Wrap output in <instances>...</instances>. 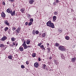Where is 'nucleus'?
Wrapping results in <instances>:
<instances>
[{
  "label": "nucleus",
  "mask_w": 76,
  "mask_h": 76,
  "mask_svg": "<svg viewBox=\"0 0 76 76\" xmlns=\"http://www.w3.org/2000/svg\"><path fill=\"white\" fill-rule=\"evenodd\" d=\"M47 25L48 26H49L50 28H54L55 26L53 23H51V21H49L46 23Z\"/></svg>",
  "instance_id": "obj_1"
},
{
  "label": "nucleus",
  "mask_w": 76,
  "mask_h": 76,
  "mask_svg": "<svg viewBox=\"0 0 76 76\" xmlns=\"http://www.w3.org/2000/svg\"><path fill=\"white\" fill-rule=\"evenodd\" d=\"M7 37L4 36L0 39V40L1 41L4 42V41H5L7 39Z\"/></svg>",
  "instance_id": "obj_2"
},
{
  "label": "nucleus",
  "mask_w": 76,
  "mask_h": 76,
  "mask_svg": "<svg viewBox=\"0 0 76 76\" xmlns=\"http://www.w3.org/2000/svg\"><path fill=\"white\" fill-rule=\"evenodd\" d=\"M58 49L59 50H60L62 51H63L65 50V48H64V46H59Z\"/></svg>",
  "instance_id": "obj_3"
},
{
  "label": "nucleus",
  "mask_w": 76,
  "mask_h": 76,
  "mask_svg": "<svg viewBox=\"0 0 76 76\" xmlns=\"http://www.w3.org/2000/svg\"><path fill=\"white\" fill-rule=\"evenodd\" d=\"M22 45L24 49H27V48H28V46H27V45L26 44V42L25 41H24Z\"/></svg>",
  "instance_id": "obj_4"
},
{
  "label": "nucleus",
  "mask_w": 76,
  "mask_h": 76,
  "mask_svg": "<svg viewBox=\"0 0 76 76\" xmlns=\"http://www.w3.org/2000/svg\"><path fill=\"white\" fill-rule=\"evenodd\" d=\"M16 31V35H18V34L20 32V28L18 27L17 29L15 30Z\"/></svg>",
  "instance_id": "obj_5"
},
{
  "label": "nucleus",
  "mask_w": 76,
  "mask_h": 76,
  "mask_svg": "<svg viewBox=\"0 0 76 76\" xmlns=\"http://www.w3.org/2000/svg\"><path fill=\"white\" fill-rule=\"evenodd\" d=\"M34 66L35 67L37 68L39 66V64L38 62H36L34 63Z\"/></svg>",
  "instance_id": "obj_6"
},
{
  "label": "nucleus",
  "mask_w": 76,
  "mask_h": 76,
  "mask_svg": "<svg viewBox=\"0 0 76 76\" xmlns=\"http://www.w3.org/2000/svg\"><path fill=\"white\" fill-rule=\"evenodd\" d=\"M4 23L5 25H7V26H10V23H8V21L7 20H5L4 21Z\"/></svg>",
  "instance_id": "obj_7"
},
{
  "label": "nucleus",
  "mask_w": 76,
  "mask_h": 76,
  "mask_svg": "<svg viewBox=\"0 0 76 76\" xmlns=\"http://www.w3.org/2000/svg\"><path fill=\"white\" fill-rule=\"evenodd\" d=\"M12 44H13L14 46L15 45V47H17L18 45V41H17L13 42L12 43Z\"/></svg>",
  "instance_id": "obj_8"
},
{
  "label": "nucleus",
  "mask_w": 76,
  "mask_h": 76,
  "mask_svg": "<svg viewBox=\"0 0 76 76\" xmlns=\"http://www.w3.org/2000/svg\"><path fill=\"white\" fill-rule=\"evenodd\" d=\"M76 58L75 57L72 58H71V62H72V63H75V62L76 61Z\"/></svg>",
  "instance_id": "obj_9"
},
{
  "label": "nucleus",
  "mask_w": 76,
  "mask_h": 76,
  "mask_svg": "<svg viewBox=\"0 0 76 76\" xmlns=\"http://www.w3.org/2000/svg\"><path fill=\"white\" fill-rule=\"evenodd\" d=\"M1 16L2 18H6V14L4 12H2L1 13Z\"/></svg>",
  "instance_id": "obj_10"
},
{
  "label": "nucleus",
  "mask_w": 76,
  "mask_h": 76,
  "mask_svg": "<svg viewBox=\"0 0 76 76\" xmlns=\"http://www.w3.org/2000/svg\"><path fill=\"white\" fill-rule=\"evenodd\" d=\"M40 48L42 49V50H44V51H45V47H44V45H42L41 46H40Z\"/></svg>",
  "instance_id": "obj_11"
},
{
  "label": "nucleus",
  "mask_w": 76,
  "mask_h": 76,
  "mask_svg": "<svg viewBox=\"0 0 76 76\" xmlns=\"http://www.w3.org/2000/svg\"><path fill=\"white\" fill-rule=\"evenodd\" d=\"M19 50L20 51H21V52L23 51L24 50L22 46H20L19 47Z\"/></svg>",
  "instance_id": "obj_12"
},
{
  "label": "nucleus",
  "mask_w": 76,
  "mask_h": 76,
  "mask_svg": "<svg viewBox=\"0 0 76 76\" xmlns=\"http://www.w3.org/2000/svg\"><path fill=\"white\" fill-rule=\"evenodd\" d=\"M12 10L11 9H8L7 10V12L8 13H12Z\"/></svg>",
  "instance_id": "obj_13"
},
{
  "label": "nucleus",
  "mask_w": 76,
  "mask_h": 76,
  "mask_svg": "<svg viewBox=\"0 0 76 76\" xmlns=\"http://www.w3.org/2000/svg\"><path fill=\"white\" fill-rule=\"evenodd\" d=\"M53 20L54 22H55L56 20V19H57V17H56V16H54L53 17Z\"/></svg>",
  "instance_id": "obj_14"
},
{
  "label": "nucleus",
  "mask_w": 76,
  "mask_h": 76,
  "mask_svg": "<svg viewBox=\"0 0 76 76\" xmlns=\"http://www.w3.org/2000/svg\"><path fill=\"white\" fill-rule=\"evenodd\" d=\"M15 12H16V11L15 10L13 12H12V13H11V16H15Z\"/></svg>",
  "instance_id": "obj_15"
},
{
  "label": "nucleus",
  "mask_w": 76,
  "mask_h": 76,
  "mask_svg": "<svg viewBox=\"0 0 76 76\" xmlns=\"http://www.w3.org/2000/svg\"><path fill=\"white\" fill-rule=\"evenodd\" d=\"M34 1L33 0H30L29 3L30 4H32L33 3H34Z\"/></svg>",
  "instance_id": "obj_16"
},
{
  "label": "nucleus",
  "mask_w": 76,
  "mask_h": 76,
  "mask_svg": "<svg viewBox=\"0 0 76 76\" xmlns=\"http://www.w3.org/2000/svg\"><path fill=\"white\" fill-rule=\"evenodd\" d=\"M25 8H23L20 9V11L22 13H23L25 12Z\"/></svg>",
  "instance_id": "obj_17"
},
{
  "label": "nucleus",
  "mask_w": 76,
  "mask_h": 76,
  "mask_svg": "<svg viewBox=\"0 0 76 76\" xmlns=\"http://www.w3.org/2000/svg\"><path fill=\"white\" fill-rule=\"evenodd\" d=\"M37 56V54L35 53H33L32 55V56L33 57H35Z\"/></svg>",
  "instance_id": "obj_18"
},
{
  "label": "nucleus",
  "mask_w": 76,
  "mask_h": 76,
  "mask_svg": "<svg viewBox=\"0 0 76 76\" xmlns=\"http://www.w3.org/2000/svg\"><path fill=\"white\" fill-rule=\"evenodd\" d=\"M30 43H31V41H30V40H27V41L26 42V43L27 44L29 45V44H30Z\"/></svg>",
  "instance_id": "obj_19"
},
{
  "label": "nucleus",
  "mask_w": 76,
  "mask_h": 76,
  "mask_svg": "<svg viewBox=\"0 0 76 76\" xmlns=\"http://www.w3.org/2000/svg\"><path fill=\"white\" fill-rule=\"evenodd\" d=\"M46 67V65L45 64H42V68L43 69H45L46 68L45 67Z\"/></svg>",
  "instance_id": "obj_20"
},
{
  "label": "nucleus",
  "mask_w": 76,
  "mask_h": 76,
  "mask_svg": "<svg viewBox=\"0 0 76 76\" xmlns=\"http://www.w3.org/2000/svg\"><path fill=\"white\" fill-rule=\"evenodd\" d=\"M16 27H15V26H14L13 27H12V31H15V30H16Z\"/></svg>",
  "instance_id": "obj_21"
},
{
  "label": "nucleus",
  "mask_w": 76,
  "mask_h": 76,
  "mask_svg": "<svg viewBox=\"0 0 76 76\" xmlns=\"http://www.w3.org/2000/svg\"><path fill=\"white\" fill-rule=\"evenodd\" d=\"M12 57H13V56L9 55L8 56V58H9L10 60H12Z\"/></svg>",
  "instance_id": "obj_22"
},
{
  "label": "nucleus",
  "mask_w": 76,
  "mask_h": 76,
  "mask_svg": "<svg viewBox=\"0 0 76 76\" xmlns=\"http://www.w3.org/2000/svg\"><path fill=\"white\" fill-rule=\"evenodd\" d=\"M7 30H9V28L8 27H6L5 28H4V31H5V32H6V31H7Z\"/></svg>",
  "instance_id": "obj_23"
},
{
  "label": "nucleus",
  "mask_w": 76,
  "mask_h": 76,
  "mask_svg": "<svg viewBox=\"0 0 76 76\" xmlns=\"http://www.w3.org/2000/svg\"><path fill=\"white\" fill-rule=\"evenodd\" d=\"M69 38L70 37L68 36H66L65 37V39H66V40H69V39H70Z\"/></svg>",
  "instance_id": "obj_24"
},
{
  "label": "nucleus",
  "mask_w": 76,
  "mask_h": 76,
  "mask_svg": "<svg viewBox=\"0 0 76 76\" xmlns=\"http://www.w3.org/2000/svg\"><path fill=\"white\" fill-rule=\"evenodd\" d=\"M60 45L59 44V43H56L55 44V46L56 47H58Z\"/></svg>",
  "instance_id": "obj_25"
},
{
  "label": "nucleus",
  "mask_w": 76,
  "mask_h": 76,
  "mask_svg": "<svg viewBox=\"0 0 76 76\" xmlns=\"http://www.w3.org/2000/svg\"><path fill=\"white\" fill-rule=\"evenodd\" d=\"M15 41V37H12L11 38V41L14 42Z\"/></svg>",
  "instance_id": "obj_26"
},
{
  "label": "nucleus",
  "mask_w": 76,
  "mask_h": 76,
  "mask_svg": "<svg viewBox=\"0 0 76 76\" xmlns=\"http://www.w3.org/2000/svg\"><path fill=\"white\" fill-rule=\"evenodd\" d=\"M4 47V44H0V47L2 48V47Z\"/></svg>",
  "instance_id": "obj_27"
},
{
  "label": "nucleus",
  "mask_w": 76,
  "mask_h": 76,
  "mask_svg": "<svg viewBox=\"0 0 76 76\" xmlns=\"http://www.w3.org/2000/svg\"><path fill=\"white\" fill-rule=\"evenodd\" d=\"M42 38H44L46 36V34L45 33H43L42 35Z\"/></svg>",
  "instance_id": "obj_28"
},
{
  "label": "nucleus",
  "mask_w": 76,
  "mask_h": 76,
  "mask_svg": "<svg viewBox=\"0 0 76 76\" xmlns=\"http://www.w3.org/2000/svg\"><path fill=\"white\" fill-rule=\"evenodd\" d=\"M53 13L55 15H58V12H57L55 11L53 12Z\"/></svg>",
  "instance_id": "obj_29"
},
{
  "label": "nucleus",
  "mask_w": 76,
  "mask_h": 76,
  "mask_svg": "<svg viewBox=\"0 0 76 76\" xmlns=\"http://www.w3.org/2000/svg\"><path fill=\"white\" fill-rule=\"evenodd\" d=\"M27 17L28 19H30L31 18V15H30V14H27Z\"/></svg>",
  "instance_id": "obj_30"
},
{
  "label": "nucleus",
  "mask_w": 76,
  "mask_h": 76,
  "mask_svg": "<svg viewBox=\"0 0 76 76\" xmlns=\"http://www.w3.org/2000/svg\"><path fill=\"white\" fill-rule=\"evenodd\" d=\"M32 33L33 34V35H35V30H34L33 31H32Z\"/></svg>",
  "instance_id": "obj_31"
},
{
  "label": "nucleus",
  "mask_w": 76,
  "mask_h": 76,
  "mask_svg": "<svg viewBox=\"0 0 76 76\" xmlns=\"http://www.w3.org/2000/svg\"><path fill=\"white\" fill-rule=\"evenodd\" d=\"M47 49L48 50V53H50V48H47Z\"/></svg>",
  "instance_id": "obj_32"
},
{
  "label": "nucleus",
  "mask_w": 76,
  "mask_h": 76,
  "mask_svg": "<svg viewBox=\"0 0 76 76\" xmlns=\"http://www.w3.org/2000/svg\"><path fill=\"white\" fill-rule=\"evenodd\" d=\"M35 33L36 35H38V34H39V31H35Z\"/></svg>",
  "instance_id": "obj_33"
},
{
  "label": "nucleus",
  "mask_w": 76,
  "mask_h": 76,
  "mask_svg": "<svg viewBox=\"0 0 76 76\" xmlns=\"http://www.w3.org/2000/svg\"><path fill=\"white\" fill-rule=\"evenodd\" d=\"M8 1H10V2L13 3V2H14L15 0H8Z\"/></svg>",
  "instance_id": "obj_34"
},
{
  "label": "nucleus",
  "mask_w": 76,
  "mask_h": 76,
  "mask_svg": "<svg viewBox=\"0 0 76 76\" xmlns=\"http://www.w3.org/2000/svg\"><path fill=\"white\" fill-rule=\"evenodd\" d=\"M13 46H14V45L13 44V43H12V44L11 43L10 45V47H13Z\"/></svg>",
  "instance_id": "obj_35"
},
{
  "label": "nucleus",
  "mask_w": 76,
  "mask_h": 76,
  "mask_svg": "<svg viewBox=\"0 0 76 76\" xmlns=\"http://www.w3.org/2000/svg\"><path fill=\"white\" fill-rule=\"evenodd\" d=\"M42 42L38 44L37 46H41L42 45Z\"/></svg>",
  "instance_id": "obj_36"
},
{
  "label": "nucleus",
  "mask_w": 76,
  "mask_h": 76,
  "mask_svg": "<svg viewBox=\"0 0 76 76\" xmlns=\"http://www.w3.org/2000/svg\"><path fill=\"white\" fill-rule=\"evenodd\" d=\"M26 64H27V65H28L29 64V61H26Z\"/></svg>",
  "instance_id": "obj_37"
},
{
  "label": "nucleus",
  "mask_w": 76,
  "mask_h": 76,
  "mask_svg": "<svg viewBox=\"0 0 76 76\" xmlns=\"http://www.w3.org/2000/svg\"><path fill=\"white\" fill-rule=\"evenodd\" d=\"M30 21H31V22H33L34 21V19H33V18H31L30 19Z\"/></svg>",
  "instance_id": "obj_38"
},
{
  "label": "nucleus",
  "mask_w": 76,
  "mask_h": 76,
  "mask_svg": "<svg viewBox=\"0 0 76 76\" xmlns=\"http://www.w3.org/2000/svg\"><path fill=\"white\" fill-rule=\"evenodd\" d=\"M21 68L22 69H24L25 68V66L23 65H22L21 66Z\"/></svg>",
  "instance_id": "obj_39"
},
{
  "label": "nucleus",
  "mask_w": 76,
  "mask_h": 76,
  "mask_svg": "<svg viewBox=\"0 0 76 76\" xmlns=\"http://www.w3.org/2000/svg\"><path fill=\"white\" fill-rule=\"evenodd\" d=\"M2 4L4 5V6H5L6 5V4H5V2L4 1H3L2 2Z\"/></svg>",
  "instance_id": "obj_40"
},
{
  "label": "nucleus",
  "mask_w": 76,
  "mask_h": 76,
  "mask_svg": "<svg viewBox=\"0 0 76 76\" xmlns=\"http://www.w3.org/2000/svg\"><path fill=\"white\" fill-rule=\"evenodd\" d=\"M32 24V23L31 22H30L28 24V25L29 26H30V25H31Z\"/></svg>",
  "instance_id": "obj_41"
},
{
  "label": "nucleus",
  "mask_w": 76,
  "mask_h": 76,
  "mask_svg": "<svg viewBox=\"0 0 76 76\" xmlns=\"http://www.w3.org/2000/svg\"><path fill=\"white\" fill-rule=\"evenodd\" d=\"M38 60L39 61H41V58H40V57H39L38 58Z\"/></svg>",
  "instance_id": "obj_42"
},
{
  "label": "nucleus",
  "mask_w": 76,
  "mask_h": 76,
  "mask_svg": "<svg viewBox=\"0 0 76 76\" xmlns=\"http://www.w3.org/2000/svg\"><path fill=\"white\" fill-rule=\"evenodd\" d=\"M53 4H54V6H56V5H57V3L56 2H54L53 3Z\"/></svg>",
  "instance_id": "obj_43"
},
{
  "label": "nucleus",
  "mask_w": 76,
  "mask_h": 76,
  "mask_svg": "<svg viewBox=\"0 0 76 76\" xmlns=\"http://www.w3.org/2000/svg\"><path fill=\"white\" fill-rule=\"evenodd\" d=\"M56 3H58L59 1L58 0H56Z\"/></svg>",
  "instance_id": "obj_44"
},
{
  "label": "nucleus",
  "mask_w": 76,
  "mask_h": 76,
  "mask_svg": "<svg viewBox=\"0 0 76 76\" xmlns=\"http://www.w3.org/2000/svg\"><path fill=\"white\" fill-rule=\"evenodd\" d=\"M28 22H26L25 23V25H26V26L28 25Z\"/></svg>",
  "instance_id": "obj_45"
},
{
  "label": "nucleus",
  "mask_w": 76,
  "mask_h": 76,
  "mask_svg": "<svg viewBox=\"0 0 76 76\" xmlns=\"http://www.w3.org/2000/svg\"><path fill=\"white\" fill-rule=\"evenodd\" d=\"M27 47L28 48H30V47H31L32 46H31V45H28Z\"/></svg>",
  "instance_id": "obj_46"
},
{
  "label": "nucleus",
  "mask_w": 76,
  "mask_h": 76,
  "mask_svg": "<svg viewBox=\"0 0 76 76\" xmlns=\"http://www.w3.org/2000/svg\"><path fill=\"white\" fill-rule=\"evenodd\" d=\"M46 44H47V45H48V46L49 45H50V44L48 43H46Z\"/></svg>",
  "instance_id": "obj_47"
},
{
  "label": "nucleus",
  "mask_w": 76,
  "mask_h": 76,
  "mask_svg": "<svg viewBox=\"0 0 76 76\" xmlns=\"http://www.w3.org/2000/svg\"><path fill=\"white\" fill-rule=\"evenodd\" d=\"M49 58L50 59V60H51V59H52V57L51 56H50Z\"/></svg>",
  "instance_id": "obj_48"
},
{
  "label": "nucleus",
  "mask_w": 76,
  "mask_h": 76,
  "mask_svg": "<svg viewBox=\"0 0 76 76\" xmlns=\"http://www.w3.org/2000/svg\"><path fill=\"white\" fill-rule=\"evenodd\" d=\"M7 44H10V43H9V42H7Z\"/></svg>",
  "instance_id": "obj_49"
},
{
  "label": "nucleus",
  "mask_w": 76,
  "mask_h": 76,
  "mask_svg": "<svg viewBox=\"0 0 76 76\" xmlns=\"http://www.w3.org/2000/svg\"><path fill=\"white\" fill-rule=\"evenodd\" d=\"M61 58H64V56H61Z\"/></svg>",
  "instance_id": "obj_50"
},
{
  "label": "nucleus",
  "mask_w": 76,
  "mask_h": 76,
  "mask_svg": "<svg viewBox=\"0 0 76 76\" xmlns=\"http://www.w3.org/2000/svg\"><path fill=\"white\" fill-rule=\"evenodd\" d=\"M1 29H2V28H4V26H1Z\"/></svg>",
  "instance_id": "obj_51"
},
{
  "label": "nucleus",
  "mask_w": 76,
  "mask_h": 76,
  "mask_svg": "<svg viewBox=\"0 0 76 76\" xmlns=\"http://www.w3.org/2000/svg\"><path fill=\"white\" fill-rule=\"evenodd\" d=\"M41 34H39V36H40V37H41Z\"/></svg>",
  "instance_id": "obj_52"
},
{
  "label": "nucleus",
  "mask_w": 76,
  "mask_h": 76,
  "mask_svg": "<svg viewBox=\"0 0 76 76\" xmlns=\"http://www.w3.org/2000/svg\"><path fill=\"white\" fill-rule=\"evenodd\" d=\"M8 32H9V31H8Z\"/></svg>",
  "instance_id": "obj_53"
},
{
  "label": "nucleus",
  "mask_w": 76,
  "mask_h": 76,
  "mask_svg": "<svg viewBox=\"0 0 76 76\" xmlns=\"http://www.w3.org/2000/svg\"><path fill=\"white\" fill-rule=\"evenodd\" d=\"M62 32V31H61V32Z\"/></svg>",
  "instance_id": "obj_54"
},
{
  "label": "nucleus",
  "mask_w": 76,
  "mask_h": 76,
  "mask_svg": "<svg viewBox=\"0 0 76 76\" xmlns=\"http://www.w3.org/2000/svg\"><path fill=\"white\" fill-rule=\"evenodd\" d=\"M6 48H5V49H6Z\"/></svg>",
  "instance_id": "obj_55"
},
{
  "label": "nucleus",
  "mask_w": 76,
  "mask_h": 76,
  "mask_svg": "<svg viewBox=\"0 0 76 76\" xmlns=\"http://www.w3.org/2000/svg\"><path fill=\"white\" fill-rule=\"evenodd\" d=\"M60 31H61V30H60Z\"/></svg>",
  "instance_id": "obj_56"
}]
</instances>
